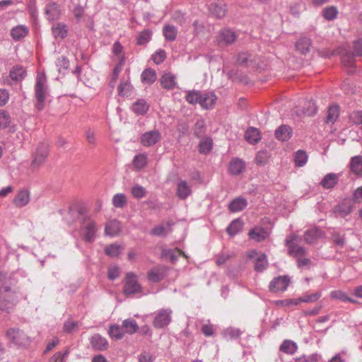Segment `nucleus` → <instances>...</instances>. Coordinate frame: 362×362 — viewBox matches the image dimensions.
<instances>
[{"label": "nucleus", "mask_w": 362, "mask_h": 362, "mask_svg": "<svg viewBox=\"0 0 362 362\" xmlns=\"http://www.w3.org/2000/svg\"><path fill=\"white\" fill-rule=\"evenodd\" d=\"M48 95L47 78L45 75H38L35 86V107L40 111L45 107V99Z\"/></svg>", "instance_id": "f257e3e1"}, {"label": "nucleus", "mask_w": 362, "mask_h": 362, "mask_svg": "<svg viewBox=\"0 0 362 362\" xmlns=\"http://www.w3.org/2000/svg\"><path fill=\"white\" fill-rule=\"evenodd\" d=\"M0 310L2 312L10 313L18 302L16 292H6L4 284L0 283Z\"/></svg>", "instance_id": "f03ea898"}, {"label": "nucleus", "mask_w": 362, "mask_h": 362, "mask_svg": "<svg viewBox=\"0 0 362 362\" xmlns=\"http://www.w3.org/2000/svg\"><path fill=\"white\" fill-rule=\"evenodd\" d=\"M82 226L80 229V235L82 239L87 243H93L96 237L98 230L96 223L86 216L81 222Z\"/></svg>", "instance_id": "7ed1b4c3"}, {"label": "nucleus", "mask_w": 362, "mask_h": 362, "mask_svg": "<svg viewBox=\"0 0 362 362\" xmlns=\"http://www.w3.org/2000/svg\"><path fill=\"white\" fill-rule=\"evenodd\" d=\"M6 336L8 340L16 346L25 347L31 342L30 337L19 328L8 329L6 332Z\"/></svg>", "instance_id": "20e7f679"}, {"label": "nucleus", "mask_w": 362, "mask_h": 362, "mask_svg": "<svg viewBox=\"0 0 362 362\" xmlns=\"http://www.w3.org/2000/svg\"><path fill=\"white\" fill-rule=\"evenodd\" d=\"M173 311L170 308L160 309L155 315L153 325L156 329L166 327L172 320Z\"/></svg>", "instance_id": "39448f33"}, {"label": "nucleus", "mask_w": 362, "mask_h": 362, "mask_svg": "<svg viewBox=\"0 0 362 362\" xmlns=\"http://www.w3.org/2000/svg\"><path fill=\"white\" fill-rule=\"evenodd\" d=\"M141 292V286L138 282L136 276L133 272L126 274L124 293L127 296Z\"/></svg>", "instance_id": "423d86ee"}, {"label": "nucleus", "mask_w": 362, "mask_h": 362, "mask_svg": "<svg viewBox=\"0 0 362 362\" xmlns=\"http://www.w3.org/2000/svg\"><path fill=\"white\" fill-rule=\"evenodd\" d=\"M300 240V238L296 235H291L286 238V245L288 247V254L294 257L305 255L306 250L305 247L299 246L296 242Z\"/></svg>", "instance_id": "0eeeda50"}, {"label": "nucleus", "mask_w": 362, "mask_h": 362, "mask_svg": "<svg viewBox=\"0 0 362 362\" xmlns=\"http://www.w3.org/2000/svg\"><path fill=\"white\" fill-rule=\"evenodd\" d=\"M48 153L49 146L47 144L44 143L39 144L33 156L34 158L31 163L32 167L35 168L42 165L45 163Z\"/></svg>", "instance_id": "6e6552de"}, {"label": "nucleus", "mask_w": 362, "mask_h": 362, "mask_svg": "<svg viewBox=\"0 0 362 362\" xmlns=\"http://www.w3.org/2000/svg\"><path fill=\"white\" fill-rule=\"evenodd\" d=\"M353 211L352 204L350 202H343L334 206L330 211V216L333 218H344Z\"/></svg>", "instance_id": "1a4fd4ad"}, {"label": "nucleus", "mask_w": 362, "mask_h": 362, "mask_svg": "<svg viewBox=\"0 0 362 362\" xmlns=\"http://www.w3.org/2000/svg\"><path fill=\"white\" fill-rule=\"evenodd\" d=\"M161 139V134L158 130H151L143 134L140 142L144 146H151L158 143Z\"/></svg>", "instance_id": "9d476101"}, {"label": "nucleus", "mask_w": 362, "mask_h": 362, "mask_svg": "<svg viewBox=\"0 0 362 362\" xmlns=\"http://www.w3.org/2000/svg\"><path fill=\"white\" fill-rule=\"evenodd\" d=\"M290 283V279L287 276H280L274 278L269 284V290L272 292L284 291Z\"/></svg>", "instance_id": "9b49d317"}, {"label": "nucleus", "mask_w": 362, "mask_h": 362, "mask_svg": "<svg viewBox=\"0 0 362 362\" xmlns=\"http://www.w3.org/2000/svg\"><path fill=\"white\" fill-rule=\"evenodd\" d=\"M168 267L165 266H158L147 273L148 279L153 283H157L162 281L167 275Z\"/></svg>", "instance_id": "f8f14e48"}, {"label": "nucleus", "mask_w": 362, "mask_h": 362, "mask_svg": "<svg viewBox=\"0 0 362 362\" xmlns=\"http://www.w3.org/2000/svg\"><path fill=\"white\" fill-rule=\"evenodd\" d=\"M90 344L95 351H103L108 348L107 340L99 334H93L90 339Z\"/></svg>", "instance_id": "ddd939ff"}, {"label": "nucleus", "mask_w": 362, "mask_h": 362, "mask_svg": "<svg viewBox=\"0 0 362 362\" xmlns=\"http://www.w3.org/2000/svg\"><path fill=\"white\" fill-rule=\"evenodd\" d=\"M245 170V163L240 158H233L229 163L228 172L232 175H238Z\"/></svg>", "instance_id": "4468645a"}, {"label": "nucleus", "mask_w": 362, "mask_h": 362, "mask_svg": "<svg viewBox=\"0 0 362 362\" xmlns=\"http://www.w3.org/2000/svg\"><path fill=\"white\" fill-rule=\"evenodd\" d=\"M134 90L133 86L130 83V78L128 76L127 78H122L120 79L119 85L118 86V95L121 97H129L132 95Z\"/></svg>", "instance_id": "2eb2a0df"}, {"label": "nucleus", "mask_w": 362, "mask_h": 362, "mask_svg": "<svg viewBox=\"0 0 362 362\" xmlns=\"http://www.w3.org/2000/svg\"><path fill=\"white\" fill-rule=\"evenodd\" d=\"M349 167L350 172L358 177H362V156H355L351 158Z\"/></svg>", "instance_id": "dca6fc26"}, {"label": "nucleus", "mask_w": 362, "mask_h": 362, "mask_svg": "<svg viewBox=\"0 0 362 362\" xmlns=\"http://www.w3.org/2000/svg\"><path fill=\"white\" fill-rule=\"evenodd\" d=\"M211 13L218 18H222L227 11L226 4L223 1L211 3L209 6Z\"/></svg>", "instance_id": "f3484780"}, {"label": "nucleus", "mask_w": 362, "mask_h": 362, "mask_svg": "<svg viewBox=\"0 0 362 362\" xmlns=\"http://www.w3.org/2000/svg\"><path fill=\"white\" fill-rule=\"evenodd\" d=\"M216 98V95L213 92H201L199 105L204 109H210L214 106Z\"/></svg>", "instance_id": "a211bd4d"}, {"label": "nucleus", "mask_w": 362, "mask_h": 362, "mask_svg": "<svg viewBox=\"0 0 362 362\" xmlns=\"http://www.w3.org/2000/svg\"><path fill=\"white\" fill-rule=\"evenodd\" d=\"M293 130L288 125L282 124L275 131V137L281 141H288L292 136Z\"/></svg>", "instance_id": "6ab92c4d"}, {"label": "nucleus", "mask_w": 362, "mask_h": 362, "mask_svg": "<svg viewBox=\"0 0 362 362\" xmlns=\"http://www.w3.org/2000/svg\"><path fill=\"white\" fill-rule=\"evenodd\" d=\"M27 75L26 70L21 65L13 66L9 71V77L16 82L23 81Z\"/></svg>", "instance_id": "aec40b11"}, {"label": "nucleus", "mask_w": 362, "mask_h": 362, "mask_svg": "<svg viewBox=\"0 0 362 362\" xmlns=\"http://www.w3.org/2000/svg\"><path fill=\"white\" fill-rule=\"evenodd\" d=\"M45 11L49 21L56 20L61 16L59 6L56 2H51L48 4L45 7Z\"/></svg>", "instance_id": "412c9836"}, {"label": "nucleus", "mask_w": 362, "mask_h": 362, "mask_svg": "<svg viewBox=\"0 0 362 362\" xmlns=\"http://www.w3.org/2000/svg\"><path fill=\"white\" fill-rule=\"evenodd\" d=\"M192 193L190 186L185 180H179L177 185V196L181 199H187Z\"/></svg>", "instance_id": "4be33fe9"}, {"label": "nucleus", "mask_w": 362, "mask_h": 362, "mask_svg": "<svg viewBox=\"0 0 362 362\" xmlns=\"http://www.w3.org/2000/svg\"><path fill=\"white\" fill-rule=\"evenodd\" d=\"M161 86L166 90H173L176 86L175 76L170 72H165L160 77Z\"/></svg>", "instance_id": "5701e85b"}, {"label": "nucleus", "mask_w": 362, "mask_h": 362, "mask_svg": "<svg viewBox=\"0 0 362 362\" xmlns=\"http://www.w3.org/2000/svg\"><path fill=\"white\" fill-rule=\"evenodd\" d=\"M339 182V175L335 173L327 174L321 180L320 185L324 189H329L334 187Z\"/></svg>", "instance_id": "b1692460"}, {"label": "nucleus", "mask_w": 362, "mask_h": 362, "mask_svg": "<svg viewBox=\"0 0 362 362\" xmlns=\"http://www.w3.org/2000/svg\"><path fill=\"white\" fill-rule=\"evenodd\" d=\"M121 231V223L117 220H112L107 223L105 228V234L108 236H116Z\"/></svg>", "instance_id": "393cba45"}, {"label": "nucleus", "mask_w": 362, "mask_h": 362, "mask_svg": "<svg viewBox=\"0 0 362 362\" xmlns=\"http://www.w3.org/2000/svg\"><path fill=\"white\" fill-rule=\"evenodd\" d=\"M30 202V193L28 190H20L13 199V203L17 207L26 206Z\"/></svg>", "instance_id": "a878e982"}, {"label": "nucleus", "mask_w": 362, "mask_h": 362, "mask_svg": "<svg viewBox=\"0 0 362 362\" xmlns=\"http://www.w3.org/2000/svg\"><path fill=\"white\" fill-rule=\"evenodd\" d=\"M28 34V28L25 25H20L11 30V36L14 41L23 39Z\"/></svg>", "instance_id": "bb28decb"}, {"label": "nucleus", "mask_w": 362, "mask_h": 362, "mask_svg": "<svg viewBox=\"0 0 362 362\" xmlns=\"http://www.w3.org/2000/svg\"><path fill=\"white\" fill-rule=\"evenodd\" d=\"M249 236L256 242H261L267 238L268 233L264 228L255 227L250 230Z\"/></svg>", "instance_id": "cd10ccee"}, {"label": "nucleus", "mask_w": 362, "mask_h": 362, "mask_svg": "<svg viewBox=\"0 0 362 362\" xmlns=\"http://www.w3.org/2000/svg\"><path fill=\"white\" fill-rule=\"evenodd\" d=\"M180 255H183L187 257L185 254L178 248H175L174 250L164 249L161 254L163 258L170 259L172 263H175L177 260V257Z\"/></svg>", "instance_id": "c85d7f7f"}, {"label": "nucleus", "mask_w": 362, "mask_h": 362, "mask_svg": "<svg viewBox=\"0 0 362 362\" xmlns=\"http://www.w3.org/2000/svg\"><path fill=\"white\" fill-rule=\"evenodd\" d=\"M122 329L124 333L133 334L139 329V325L136 321L132 318L126 319L122 321Z\"/></svg>", "instance_id": "c756f323"}, {"label": "nucleus", "mask_w": 362, "mask_h": 362, "mask_svg": "<svg viewBox=\"0 0 362 362\" xmlns=\"http://www.w3.org/2000/svg\"><path fill=\"white\" fill-rule=\"evenodd\" d=\"M236 40V35L230 30H223L219 33L218 41L219 43H224L229 45L235 42Z\"/></svg>", "instance_id": "7c9ffc66"}, {"label": "nucleus", "mask_w": 362, "mask_h": 362, "mask_svg": "<svg viewBox=\"0 0 362 362\" xmlns=\"http://www.w3.org/2000/svg\"><path fill=\"white\" fill-rule=\"evenodd\" d=\"M298 349V345L292 340L285 339L279 347L280 351L286 354L293 355Z\"/></svg>", "instance_id": "2f4dec72"}, {"label": "nucleus", "mask_w": 362, "mask_h": 362, "mask_svg": "<svg viewBox=\"0 0 362 362\" xmlns=\"http://www.w3.org/2000/svg\"><path fill=\"white\" fill-rule=\"evenodd\" d=\"M52 35L55 39H64L66 37L68 30L66 25L62 23H57L52 26Z\"/></svg>", "instance_id": "473e14b6"}, {"label": "nucleus", "mask_w": 362, "mask_h": 362, "mask_svg": "<svg viewBox=\"0 0 362 362\" xmlns=\"http://www.w3.org/2000/svg\"><path fill=\"white\" fill-rule=\"evenodd\" d=\"M321 233L317 228L309 229L304 233V240L308 244H313L321 236Z\"/></svg>", "instance_id": "72a5a7b5"}, {"label": "nucleus", "mask_w": 362, "mask_h": 362, "mask_svg": "<svg viewBox=\"0 0 362 362\" xmlns=\"http://www.w3.org/2000/svg\"><path fill=\"white\" fill-rule=\"evenodd\" d=\"M247 204L245 199L238 197L233 199L228 205V209L232 212H237L243 210Z\"/></svg>", "instance_id": "f704fd0d"}, {"label": "nucleus", "mask_w": 362, "mask_h": 362, "mask_svg": "<svg viewBox=\"0 0 362 362\" xmlns=\"http://www.w3.org/2000/svg\"><path fill=\"white\" fill-rule=\"evenodd\" d=\"M156 73L152 69H144L141 75V81L149 85L153 84L156 81Z\"/></svg>", "instance_id": "c9c22d12"}, {"label": "nucleus", "mask_w": 362, "mask_h": 362, "mask_svg": "<svg viewBox=\"0 0 362 362\" xmlns=\"http://www.w3.org/2000/svg\"><path fill=\"white\" fill-rule=\"evenodd\" d=\"M245 138L250 144H256L261 139L259 130L255 127H250L247 129Z\"/></svg>", "instance_id": "e433bc0d"}, {"label": "nucleus", "mask_w": 362, "mask_h": 362, "mask_svg": "<svg viewBox=\"0 0 362 362\" xmlns=\"http://www.w3.org/2000/svg\"><path fill=\"white\" fill-rule=\"evenodd\" d=\"M148 105L144 99L137 100L132 105V110L136 115H144L148 110Z\"/></svg>", "instance_id": "4c0bfd02"}, {"label": "nucleus", "mask_w": 362, "mask_h": 362, "mask_svg": "<svg viewBox=\"0 0 362 362\" xmlns=\"http://www.w3.org/2000/svg\"><path fill=\"white\" fill-rule=\"evenodd\" d=\"M310 46V39L305 37L300 38L296 43V49L303 54L309 52Z\"/></svg>", "instance_id": "58836bf2"}, {"label": "nucleus", "mask_w": 362, "mask_h": 362, "mask_svg": "<svg viewBox=\"0 0 362 362\" xmlns=\"http://www.w3.org/2000/svg\"><path fill=\"white\" fill-rule=\"evenodd\" d=\"M243 221L239 219L233 220L226 228V232L230 236H234L242 230Z\"/></svg>", "instance_id": "ea45409f"}, {"label": "nucleus", "mask_w": 362, "mask_h": 362, "mask_svg": "<svg viewBox=\"0 0 362 362\" xmlns=\"http://www.w3.org/2000/svg\"><path fill=\"white\" fill-rule=\"evenodd\" d=\"M355 57L356 56L351 52H346L341 55V63L344 66L351 69L349 71L350 73L352 72L354 69Z\"/></svg>", "instance_id": "a19ab883"}, {"label": "nucleus", "mask_w": 362, "mask_h": 362, "mask_svg": "<svg viewBox=\"0 0 362 362\" xmlns=\"http://www.w3.org/2000/svg\"><path fill=\"white\" fill-rule=\"evenodd\" d=\"M268 267L267 257L265 254H261L255 260L254 269L257 272H262Z\"/></svg>", "instance_id": "79ce46f5"}, {"label": "nucleus", "mask_w": 362, "mask_h": 362, "mask_svg": "<svg viewBox=\"0 0 362 362\" xmlns=\"http://www.w3.org/2000/svg\"><path fill=\"white\" fill-rule=\"evenodd\" d=\"M108 334L111 338L119 340L123 338L124 332L122 326L119 327L117 325H112L110 326Z\"/></svg>", "instance_id": "37998d69"}, {"label": "nucleus", "mask_w": 362, "mask_h": 362, "mask_svg": "<svg viewBox=\"0 0 362 362\" xmlns=\"http://www.w3.org/2000/svg\"><path fill=\"white\" fill-rule=\"evenodd\" d=\"M339 109L338 105H332L329 107L327 116L326 122L333 124L339 117Z\"/></svg>", "instance_id": "c03bdc74"}, {"label": "nucleus", "mask_w": 362, "mask_h": 362, "mask_svg": "<svg viewBox=\"0 0 362 362\" xmlns=\"http://www.w3.org/2000/svg\"><path fill=\"white\" fill-rule=\"evenodd\" d=\"M302 112L308 117L315 115L317 112L315 103L313 100L305 101L302 107Z\"/></svg>", "instance_id": "a18cd8bd"}, {"label": "nucleus", "mask_w": 362, "mask_h": 362, "mask_svg": "<svg viewBox=\"0 0 362 362\" xmlns=\"http://www.w3.org/2000/svg\"><path fill=\"white\" fill-rule=\"evenodd\" d=\"M163 35L168 41H173L175 40L177 36V29L175 26L171 25H166L163 29Z\"/></svg>", "instance_id": "49530a36"}, {"label": "nucleus", "mask_w": 362, "mask_h": 362, "mask_svg": "<svg viewBox=\"0 0 362 362\" xmlns=\"http://www.w3.org/2000/svg\"><path fill=\"white\" fill-rule=\"evenodd\" d=\"M152 32L149 29H146L141 31L137 38L136 43L139 45H144L147 44L151 39Z\"/></svg>", "instance_id": "de8ad7c7"}, {"label": "nucleus", "mask_w": 362, "mask_h": 362, "mask_svg": "<svg viewBox=\"0 0 362 362\" xmlns=\"http://www.w3.org/2000/svg\"><path fill=\"white\" fill-rule=\"evenodd\" d=\"M123 250V247L117 244H111L105 247V252L107 255L115 257H117L121 251Z\"/></svg>", "instance_id": "09e8293b"}, {"label": "nucleus", "mask_w": 362, "mask_h": 362, "mask_svg": "<svg viewBox=\"0 0 362 362\" xmlns=\"http://www.w3.org/2000/svg\"><path fill=\"white\" fill-rule=\"evenodd\" d=\"M308 156L305 151L298 150L296 152L294 156V162L296 166L302 167L307 163Z\"/></svg>", "instance_id": "8fccbe9b"}, {"label": "nucleus", "mask_w": 362, "mask_h": 362, "mask_svg": "<svg viewBox=\"0 0 362 362\" xmlns=\"http://www.w3.org/2000/svg\"><path fill=\"white\" fill-rule=\"evenodd\" d=\"M127 197L123 193H118L112 197V204L116 208H123L127 204Z\"/></svg>", "instance_id": "3c124183"}, {"label": "nucleus", "mask_w": 362, "mask_h": 362, "mask_svg": "<svg viewBox=\"0 0 362 362\" xmlns=\"http://www.w3.org/2000/svg\"><path fill=\"white\" fill-rule=\"evenodd\" d=\"M240 330L234 327H228L223 332V336L227 341L236 339L240 337Z\"/></svg>", "instance_id": "603ef678"}, {"label": "nucleus", "mask_w": 362, "mask_h": 362, "mask_svg": "<svg viewBox=\"0 0 362 362\" xmlns=\"http://www.w3.org/2000/svg\"><path fill=\"white\" fill-rule=\"evenodd\" d=\"M201 98V91L199 90H189L187 92L185 99L186 100L192 105L199 103Z\"/></svg>", "instance_id": "864d4df0"}, {"label": "nucleus", "mask_w": 362, "mask_h": 362, "mask_svg": "<svg viewBox=\"0 0 362 362\" xmlns=\"http://www.w3.org/2000/svg\"><path fill=\"white\" fill-rule=\"evenodd\" d=\"M330 296L334 299H337L342 302H356L354 300L349 298L346 293L341 291H333L331 292Z\"/></svg>", "instance_id": "5fc2aeb1"}, {"label": "nucleus", "mask_w": 362, "mask_h": 362, "mask_svg": "<svg viewBox=\"0 0 362 362\" xmlns=\"http://www.w3.org/2000/svg\"><path fill=\"white\" fill-rule=\"evenodd\" d=\"M131 193L134 198L141 199L146 196L147 192L144 187L136 184L132 187Z\"/></svg>", "instance_id": "6e6d98bb"}, {"label": "nucleus", "mask_w": 362, "mask_h": 362, "mask_svg": "<svg viewBox=\"0 0 362 362\" xmlns=\"http://www.w3.org/2000/svg\"><path fill=\"white\" fill-rule=\"evenodd\" d=\"M123 63H124V58L122 57L120 59L119 63L115 67V69L113 70L112 78H111V80H110V83H109V86L112 88H113L115 86V83H116V81H117V80L118 78L119 74L121 71Z\"/></svg>", "instance_id": "4d7b16f0"}, {"label": "nucleus", "mask_w": 362, "mask_h": 362, "mask_svg": "<svg viewBox=\"0 0 362 362\" xmlns=\"http://www.w3.org/2000/svg\"><path fill=\"white\" fill-rule=\"evenodd\" d=\"M338 11L335 6H328L322 11V16L328 21H332L337 16Z\"/></svg>", "instance_id": "13d9d810"}, {"label": "nucleus", "mask_w": 362, "mask_h": 362, "mask_svg": "<svg viewBox=\"0 0 362 362\" xmlns=\"http://www.w3.org/2000/svg\"><path fill=\"white\" fill-rule=\"evenodd\" d=\"M212 141L209 138L202 140L199 144V151L201 153H207L211 150Z\"/></svg>", "instance_id": "bf43d9fd"}, {"label": "nucleus", "mask_w": 362, "mask_h": 362, "mask_svg": "<svg viewBox=\"0 0 362 362\" xmlns=\"http://www.w3.org/2000/svg\"><path fill=\"white\" fill-rule=\"evenodd\" d=\"M206 126L203 119H199L195 123L194 127V134L198 137H202L205 133Z\"/></svg>", "instance_id": "052dcab7"}, {"label": "nucleus", "mask_w": 362, "mask_h": 362, "mask_svg": "<svg viewBox=\"0 0 362 362\" xmlns=\"http://www.w3.org/2000/svg\"><path fill=\"white\" fill-rule=\"evenodd\" d=\"M331 238L336 245L340 246L341 247L345 245L346 240L344 234L341 235L338 232H333Z\"/></svg>", "instance_id": "680f3d73"}, {"label": "nucleus", "mask_w": 362, "mask_h": 362, "mask_svg": "<svg viewBox=\"0 0 362 362\" xmlns=\"http://www.w3.org/2000/svg\"><path fill=\"white\" fill-rule=\"evenodd\" d=\"M318 361L319 356L317 354H313L308 356L303 355L294 358V362H318Z\"/></svg>", "instance_id": "e2e57ef3"}, {"label": "nucleus", "mask_w": 362, "mask_h": 362, "mask_svg": "<svg viewBox=\"0 0 362 362\" xmlns=\"http://www.w3.org/2000/svg\"><path fill=\"white\" fill-rule=\"evenodd\" d=\"M147 157L146 155L139 154L136 155L134 160L133 163L137 168H142L146 165Z\"/></svg>", "instance_id": "0e129e2a"}, {"label": "nucleus", "mask_w": 362, "mask_h": 362, "mask_svg": "<svg viewBox=\"0 0 362 362\" xmlns=\"http://www.w3.org/2000/svg\"><path fill=\"white\" fill-rule=\"evenodd\" d=\"M322 294L320 292H316L310 295H305L300 298L299 301H302V303H313L316 302L320 297Z\"/></svg>", "instance_id": "69168bd1"}, {"label": "nucleus", "mask_w": 362, "mask_h": 362, "mask_svg": "<svg viewBox=\"0 0 362 362\" xmlns=\"http://www.w3.org/2000/svg\"><path fill=\"white\" fill-rule=\"evenodd\" d=\"M10 123V116L8 113L4 110L0 111V129H4L8 126Z\"/></svg>", "instance_id": "338daca9"}, {"label": "nucleus", "mask_w": 362, "mask_h": 362, "mask_svg": "<svg viewBox=\"0 0 362 362\" xmlns=\"http://www.w3.org/2000/svg\"><path fill=\"white\" fill-rule=\"evenodd\" d=\"M350 122L354 124H362V111H355L350 114Z\"/></svg>", "instance_id": "774afa93"}]
</instances>
